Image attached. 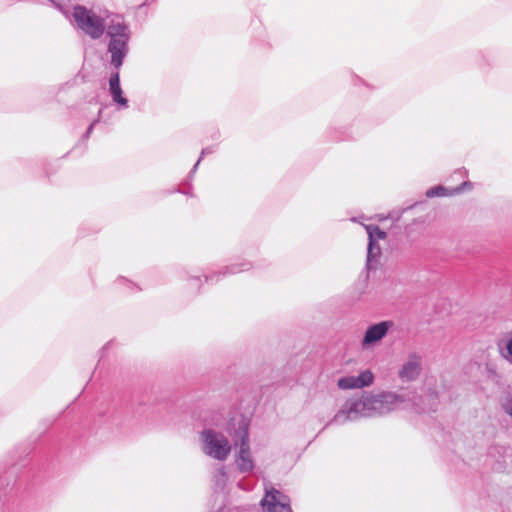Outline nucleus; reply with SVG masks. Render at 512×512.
<instances>
[{
  "mask_svg": "<svg viewBox=\"0 0 512 512\" xmlns=\"http://www.w3.org/2000/svg\"><path fill=\"white\" fill-rule=\"evenodd\" d=\"M214 152H215V147L214 146H208V147L202 149L199 159L197 160V162L193 166L192 170L189 172V176H188L189 180H191L193 178L194 174L196 173L197 168H198L202 158L205 155H209V154H212Z\"/></svg>",
  "mask_w": 512,
  "mask_h": 512,
  "instance_id": "obj_16",
  "label": "nucleus"
},
{
  "mask_svg": "<svg viewBox=\"0 0 512 512\" xmlns=\"http://www.w3.org/2000/svg\"><path fill=\"white\" fill-rule=\"evenodd\" d=\"M365 228H366V231L368 234V240H371V241H377V239L383 240L387 236L386 232L381 230L377 225H367Z\"/></svg>",
  "mask_w": 512,
  "mask_h": 512,
  "instance_id": "obj_14",
  "label": "nucleus"
},
{
  "mask_svg": "<svg viewBox=\"0 0 512 512\" xmlns=\"http://www.w3.org/2000/svg\"><path fill=\"white\" fill-rule=\"evenodd\" d=\"M224 421L225 418L221 413L214 414L210 420L205 419L206 425L216 427L223 425ZM200 441L203 453L215 460L224 461L231 452V444L228 438L212 427L204 428L201 431Z\"/></svg>",
  "mask_w": 512,
  "mask_h": 512,
  "instance_id": "obj_3",
  "label": "nucleus"
},
{
  "mask_svg": "<svg viewBox=\"0 0 512 512\" xmlns=\"http://www.w3.org/2000/svg\"><path fill=\"white\" fill-rule=\"evenodd\" d=\"M101 113H102V109H100V111H99L98 118H97V119H95V120H94V121L89 125V127L87 128L86 133L83 135V139H85V140H86V139H88V138L90 137V135H91V133H92V131H93V129H94V126H95V125H96V123H98V122H99V120H100Z\"/></svg>",
  "mask_w": 512,
  "mask_h": 512,
  "instance_id": "obj_18",
  "label": "nucleus"
},
{
  "mask_svg": "<svg viewBox=\"0 0 512 512\" xmlns=\"http://www.w3.org/2000/svg\"><path fill=\"white\" fill-rule=\"evenodd\" d=\"M131 34L130 27L122 16L113 15L109 19L104 35L107 40V54L110 56L109 63L114 70H120L129 54Z\"/></svg>",
  "mask_w": 512,
  "mask_h": 512,
  "instance_id": "obj_2",
  "label": "nucleus"
},
{
  "mask_svg": "<svg viewBox=\"0 0 512 512\" xmlns=\"http://www.w3.org/2000/svg\"><path fill=\"white\" fill-rule=\"evenodd\" d=\"M265 495L260 501L263 512H293L290 498L271 483L264 485Z\"/></svg>",
  "mask_w": 512,
  "mask_h": 512,
  "instance_id": "obj_6",
  "label": "nucleus"
},
{
  "mask_svg": "<svg viewBox=\"0 0 512 512\" xmlns=\"http://www.w3.org/2000/svg\"><path fill=\"white\" fill-rule=\"evenodd\" d=\"M57 9H59L61 12L67 14V11L64 10L62 1L63 0H49Z\"/></svg>",
  "mask_w": 512,
  "mask_h": 512,
  "instance_id": "obj_22",
  "label": "nucleus"
},
{
  "mask_svg": "<svg viewBox=\"0 0 512 512\" xmlns=\"http://www.w3.org/2000/svg\"><path fill=\"white\" fill-rule=\"evenodd\" d=\"M72 16L79 29L93 40L100 39L108 29L109 19L97 15L93 10L82 5L73 7Z\"/></svg>",
  "mask_w": 512,
  "mask_h": 512,
  "instance_id": "obj_4",
  "label": "nucleus"
},
{
  "mask_svg": "<svg viewBox=\"0 0 512 512\" xmlns=\"http://www.w3.org/2000/svg\"><path fill=\"white\" fill-rule=\"evenodd\" d=\"M392 326V321H381L368 326L361 342L362 348H369L381 341Z\"/></svg>",
  "mask_w": 512,
  "mask_h": 512,
  "instance_id": "obj_8",
  "label": "nucleus"
},
{
  "mask_svg": "<svg viewBox=\"0 0 512 512\" xmlns=\"http://www.w3.org/2000/svg\"><path fill=\"white\" fill-rule=\"evenodd\" d=\"M488 453L490 456L499 455V457L505 458L507 455H510V449L505 446L495 445L490 447Z\"/></svg>",
  "mask_w": 512,
  "mask_h": 512,
  "instance_id": "obj_17",
  "label": "nucleus"
},
{
  "mask_svg": "<svg viewBox=\"0 0 512 512\" xmlns=\"http://www.w3.org/2000/svg\"><path fill=\"white\" fill-rule=\"evenodd\" d=\"M381 254V249L377 241L368 240L367 247V260H366V268L367 270H373L376 267L377 260Z\"/></svg>",
  "mask_w": 512,
  "mask_h": 512,
  "instance_id": "obj_12",
  "label": "nucleus"
},
{
  "mask_svg": "<svg viewBox=\"0 0 512 512\" xmlns=\"http://www.w3.org/2000/svg\"><path fill=\"white\" fill-rule=\"evenodd\" d=\"M429 410L435 411L436 410V403H433L430 405Z\"/></svg>",
  "mask_w": 512,
  "mask_h": 512,
  "instance_id": "obj_24",
  "label": "nucleus"
},
{
  "mask_svg": "<svg viewBox=\"0 0 512 512\" xmlns=\"http://www.w3.org/2000/svg\"><path fill=\"white\" fill-rule=\"evenodd\" d=\"M467 187L471 188V183L468 181L463 182L459 187L455 188L453 190V193H461L464 191Z\"/></svg>",
  "mask_w": 512,
  "mask_h": 512,
  "instance_id": "obj_20",
  "label": "nucleus"
},
{
  "mask_svg": "<svg viewBox=\"0 0 512 512\" xmlns=\"http://www.w3.org/2000/svg\"><path fill=\"white\" fill-rule=\"evenodd\" d=\"M506 352L507 355L505 356V358L509 359V361L512 363V336L509 337L506 341Z\"/></svg>",
  "mask_w": 512,
  "mask_h": 512,
  "instance_id": "obj_19",
  "label": "nucleus"
},
{
  "mask_svg": "<svg viewBox=\"0 0 512 512\" xmlns=\"http://www.w3.org/2000/svg\"><path fill=\"white\" fill-rule=\"evenodd\" d=\"M253 268V264L250 261L244 260L239 263H233L231 265L223 267L220 271L214 272L210 275L205 276L206 282H218L221 278L234 275L240 272L248 271Z\"/></svg>",
  "mask_w": 512,
  "mask_h": 512,
  "instance_id": "obj_10",
  "label": "nucleus"
},
{
  "mask_svg": "<svg viewBox=\"0 0 512 512\" xmlns=\"http://www.w3.org/2000/svg\"><path fill=\"white\" fill-rule=\"evenodd\" d=\"M175 191H176V192H179V193L186 194V195H190L189 190H186V191H185V190L176 189Z\"/></svg>",
  "mask_w": 512,
  "mask_h": 512,
  "instance_id": "obj_23",
  "label": "nucleus"
},
{
  "mask_svg": "<svg viewBox=\"0 0 512 512\" xmlns=\"http://www.w3.org/2000/svg\"><path fill=\"white\" fill-rule=\"evenodd\" d=\"M374 382V375L370 370H364L359 375H347L337 380V386L342 390L361 389Z\"/></svg>",
  "mask_w": 512,
  "mask_h": 512,
  "instance_id": "obj_7",
  "label": "nucleus"
},
{
  "mask_svg": "<svg viewBox=\"0 0 512 512\" xmlns=\"http://www.w3.org/2000/svg\"><path fill=\"white\" fill-rule=\"evenodd\" d=\"M422 370L421 356L416 353L410 354L407 361L402 365L398 372V377L402 382L415 381Z\"/></svg>",
  "mask_w": 512,
  "mask_h": 512,
  "instance_id": "obj_9",
  "label": "nucleus"
},
{
  "mask_svg": "<svg viewBox=\"0 0 512 512\" xmlns=\"http://www.w3.org/2000/svg\"><path fill=\"white\" fill-rule=\"evenodd\" d=\"M427 397H429V398H433V399L435 398V399H436V398H437V395H436V394H434V393H430V394H428V395H427Z\"/></svg>",
  "mask_w": 512,
  "mask_h": 512,
  "instance_id": "obj_25",
  "label": "nucleus"
},
{
  "mask_svg": "<svg viewBox=\"0 0 512 512\" xmlns=\"http://www.w3.org/2000/svg\"><path fill=\"white\" fill-rule=\"evenodd\" d=\"M405 400L403 394L392 391L365 392L361 397L347 399L324 428L332 423L343 425L348 421H357L361 418L387 415L396 410Z\"/></svg>",
  "mask_w": 512,
  "mask_h": 512,
  "instance_id": "obj_1",
  "label": "nucleus"
},
{
  "mask_svg": "<svg viewBox=\"0 0 512 512\" xmlns=\"http://www.w3.org/2000/svg\"><path fill=\"white\" fill-rule=\"evenodd\" d=\"M109 93L111 98L115 104L119 106V108H127L128 107V99L123 96V91L120 85V74L119 70H115L111 73L109 78Z\"/></svg>",
  "mask_w": 512,
  "mask_h": 512,
  "instance_id": "obj_11",
  "label": "nucleus"
},
{
  "mask_svg": "<svg viewBox=\"0 0 512 512\" xmlns=\"http://www.w3.org/2000/svg\"><path fill=\"white\" fill-rule=\"evenodd\" d=\"M451 194L452 193L448 192V189L442 185L431 187L426 191V196L428 198L447 196Z\"/></svg>",
  "mask_w": 512,
  "mask_h": 512,
  "instance_id": "obj_15",
  "label": "nucleus"
},
{
  "mask_svg": "<svg viewBox=\"0 0 512 512\" xmlns=\"http://www.w3.org/2000/svg\"><path fill=\"white\" fill-rule=\"evenodd\" d=\"M235 446H239V451L236 456V465L241 473H248L253 470L254 462L250 453L249 445V426L245 421H241L236 430Z\"/></svg>",
  "mask_w": 512,
  "mask_h": 512,
  "instance_id": "obj_5",
  "label": "nucleus"
},
{
  "mask_svg": "<svg viewBox=\"0 0 512 512\" xmlns=\"http://www.w3.org/2000/svg\"><path fill=\"white\" fill-rule=\"evenodd\" d=\"M215 490L223 492L228 482V474L225 466H220L213 475Z\"/></svg>",
  "mask_w": 512,
  "mask_h": 512,
  "instance_id": "obj_13",
  "label": "nucleus"
},
{
  "mask_svg": "<svg viewBox=\"0 0 512 512\" xmlns=\"http://www.w3.org/2000/svg\"><path fill=\"white\" fill-rule=\"evenodd\" d=\"M504 409L512 417V396L504 404Z\"/></svg>",
  "mask_w": 512,
  "mask_h": 512,
  "instance_id": "obj_21",
  "label": "nucleus"
}]
</instances>
